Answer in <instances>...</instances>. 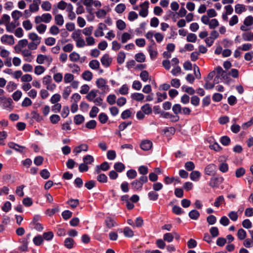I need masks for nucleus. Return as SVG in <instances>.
Wrapping results in <instances>:
<instances>
[{"label":"nucleus","instance_id":"4","mask_svg":"<svg viewBox=\"0 0 253 253\" xmlns=\"http://www.w3.org/2000/svg\"><path fill=\"white\" fill-rule=\"evenodd\" d=\"M141 9L139 11L140 16L145 17L148 13L149 2L145 1L140 5Z\"/></svg>","mask_w":253,"mask_h":253},{"label":"nucleus","instance_id":"64","mask_svg":"<svg viewBox=\"0 0 253 253\" xmlns=\"http://www.w3.org/2000/svg\"><path fill=\"white\" fill-rule=\"evenodd\" d=\"M98 119L102 124H105L108 121V116L104 113H101L99 115Z\"/></svg>","mask_w":253,"mask_h":253},{"label":"nucleus","instance_id":"24","mask_svg":"<svg viewBox=\"0 0 253 253\" xmlns=\"http://www.w3.org/2000/svg\"><path fill=\"white\" fill-rule=\"evenodd\" d=\"M200 212L195 210H193L189 212V216L193 220H197L200 216Z\"/></svg>","mask_w":253,"mask_h":253},{"label":"nucleus","instance_id":"63","mask_svg":"<svg viewBox=\"0 0 253 253\" xmlns=\"http://www.w3.org/2000/svg\"><path fill=\"white\" fill-rule=\"evenodd\" d=\"M76 46L79 48H82L86 45L85 42L82 38L76 40Z\"/></svg>","mask_w":253,"mask_h":253},{"label":"nucleus","instance_id":"11","mask_svg":"<svg viewBox=\"0 0 253 253\" xmlns=\"http://www.w3.org/2000/svg\"><path fill=\"white\" fill-rule=\"evenodd\" d=\"M155 47L156 43L154 40H152V44L149 45L148 48V51L152 59L155 58L157 55V52L155 50Z\"/></svg>","mask_w":253,"mask_h":253},{"label":"nucleus","instance_id":"3","mask_svg":"<svg viewBox=\"0 0 253 253\" xmlns=\"http://www.w3.org/2000/svg\"><path fill=\"white\" fill-rule=\"evenodd\" d=\"M253 25V17L248 16L245 18L244 21V25L241 26L240 30L243 31H246L248 30L247 26H250Z\"/></svg>","mask_w":253,"mask_h":253},{"label":"nucleus","instance_id":"8","mask_svg":"<svg viewBox=\"0 0 253 253\" xmlns=\"http://www.w3.org/2000/svg\"><path fill=\"white\" fill-rule=\"evenodd\" d=\"M112 61V58L108 54H104L101 58L102 64L106 67H108L111 65Z\"/></svg>","mask_w":253,"mask_h":253},{"label":"nucleus","instance_id":"53","mask_svg":"<svg viewBox=\"0 0 253 253\" xmlns=\"http://www.w3.org/2000/svg\"><path fill=\"white\" fill-rule=\"evenodd\" d=\"M172 111L175 115H177L181 113L182 107L179 104H175L172 106Z\"/></svg>","mask_w":253,"mask_h":253},{"label":"nucleus","instance_id":"39","mask_svg":"<svg viewBox=\"0 0 253 253\" xmlns=\"http://www.w3.org/2000/svg\"><path fill=\"white\" fill-rule=\"evenodd\" d=\"M42 17L43 20L42 22L46 23H49L52 20V16L50 13H48L43 14L42 15Z\"/></svg>","mask_w":253,"mask_h":253},{"label":"nucleus","instance_id":"58","mask_svg":"<svg viewBox=\"0 0 253 253\" xmlns=\"http://www.w3.org/2000/svg\"><path fill=\"white\" fill-rule=\"evenodd\" d=\"M67 203L71 206V208L74 209L76 208L79 204V201L78 199H70Z\"/></svg>","mask_w":253,"mask_h":253},{"label":"nucleus","instance_id":"26","mask_svg":"<svg viewBox=\"0 0 253 253\" xmlns=\"http://www.w3.org/2000/svg\"><path fill=\"white\" fill-rule=\"evenodd\" d=\"M89 66L93 70H97L99 68L100 63L97 60H92L89 63Z\"/></svg>","mask_w":253,"mask_h":253},{"label":"nucleus","instance_id":"38","mask_svg":"<svg viewBox=\"0 0 253 253\" xmlns=\"http://www.w3.org/2000/svg\"><path fill=\"white\" fill-rule=\"evenodd\" d=\"M247 233L245 230L242 228L239 229L237 232V236L238 238L243 240L246 237Z\"/></svg>","mask_w":253,"mask_h":253},{"label":"nucleus","instance_id":"54","mask_svg":"<svg viewBox=\"0 0 253 253\" xmlns=\"http://www.w3.org/2000/svg\"><path fill=\"white\" fill-rule=\"evenodd\" d=\"M242 38L245 41H251L252 40V33L251 32L244 33L242 34Z\"/></svg>","mask_w":253,"mask_h":253},{"label":"nucleus","instance_id":"55","mask_svg":"<svg viewBox=\"0 0 253 253\" xmlns=\"http://www.w3.org/2000/svg\"><path fill=\"white\" fill-rule=\"evenodd\" d=\"M197 38V36L195 34L190 33L187 36L186 40L188 42H195Z\"/></svg>","mask_w":253,"mask_h":253},{"label":"nucleus","instance_id":"59","mask_svg":"<svg viewBox=\"0 0 253 253\" xmlns=\"http://www.w3.org/2000/svg\"><path fill=\"white\" fill-rule=\"evenodd\" d=\"M119 93L122 95H126L128 93V87L126 84H123L119 90Z\"/></svg>","mask_w":253,"mask_h":253},{"label":"nucleus","instance_id":"5","mask_svg":"<svg viewBox=\"0 0 253 253\" xmlns=\"http://www.w3.org/2000/svg\"><path fill=\"white\" fill-rule=\"evenodd\" d=\"M0 41L1 42L9 45H13L14 43V38L12 35H4L1 37Z\"/></svg>","mask_w":253,"mask_h":253},{"label":"nucleus","instance_id":"10","mask_svg":"<svg viewBox=\"0 0 253 253\" xmlns=\"http://www.w3.org/2000/svg\"><path fill=\"white\" fill-rule=\"evenodd\" d=\"M22 55L25 58V60L28 62H31L33 60V57L32 55V52L28 49H25L20 51Z\"/></svg>","mask_w":253,"mask_h":253},{"label":"nucleus","instance_id":"56","mask_svg":"<svg viewBox=\"0 0 253 253\" xmlns=\"http://www.w3.org/2000/svg\"><path fill=\"white\" fill-rule=\"evenodd\" d=\"M156 95L158 96L157 102L159 103L162 102L163 100L167 98V94L166 92L161 93L159 92L156 93Z\"/></svg>","mask_w":253,"mask_h":253},{"label":"nucleus","instance_id":"27","mask_svg":"<svg viewBox=\"0 0 253 253\" xmlns=\"http://www.w3.org/2000/svg\"><path fill=\"white\" fill-rule=\"evenodd\" d=\"M74 240L71 238H67L65 240V246L68 249H72L74 247Z\"/></svg>","mask_w":253,"mask_h":253},{"label":"nucleus","instance_id":"30","mask_svg":"<svg viewBox=\"0 0 253 253\" xmlns=\"http://www.w3.org/2000/svg\"><path fill=\"white\" fill-rule=\"evenodd\" d=\"M201 176V173L199 171H193L190 175V179L193 181H197Z\"/></svg>","mask_w":253,"mask_h":253},{"label":"nucleus","instance_id":"14","mask_svg":"<svg viewBox=\"0 0 253 253\" xmlns=\"http://www.w3.org/2000/svg\"><path fill=\"white\" fill-rule=\"evenodd\" d=\"M152 142L150 140H145L141 142L140 147L144 151H148L152 148Z\"/></svg>","mask_w":253,"mask_h":253},{"label":"nucleus","instance_id":"35","mask_svg":"<svg viewBox=\"0 0 253 253\" xmlns=\"http://www.w3.org/2000/svg\"><path fill=\"white\" fill-rule=\"evenodd\" d=\"M148 196L150 200L156 201L158 199L159 194L154 191H151L148 193Z\"/></svg>","mask_w":253,"mask_h":253},{"label":"nucleus","instance_id":"19","mask_svg":"<svg viewBox=\"0 0 253 253\" xmlns=\"http://www.w3.org/2000/svg\"><path fill=\"white\" fill-rule=\"evenodd\" d=\"M97 90H91L86 96V99L89 101H92L97 96Z\"/></svg>","mask_w":253,"mask_h":253},{"label":"nucleus","instance_id":"36","mask_svg":"<svg viewBox=\"0 0 253 253\" xmlns=\"http://www.w3.org/2000/svg\"><path fill=\"white\" fill-rule=\"evenodd\" d=\"M74 76L70 73H66L64 75V81L65 83H69L74 81Z\"/></svg>","mask_w":253,"mask_h":253},{"label":"nucleus","instance_id":"37","mask_svg":"<svg viewBox=\"0 0 253 253\" xmlns=\"http://www.w3.org/2000/svg\"><path fill=\"white\" fill-rule=\"evenodd\" d=\"M93 30V27L90 26L89 27H86L82 31V32L83 33V34L87 37L91 35Z\"/></svg>","mask_w":253,"mask_h":253},{"label":"nucleus","instance_id":"18","mask_svg":"<svg viewBox=\"0 0 253 253\" xmlns=\"http://www.w3.org/2000/svg\"><path fill=\"white\" fill-rule=\"evenodd\" d=\"M105 223L107 228L110 229L114 227L116 224L115 221L112 218L109 216L106 218Z\"/></svg>","mask_w":253,"mask_h":253},{"label":"nucleus","instance_id":"44","mask_svg":"<svg viewBox=\"0 0 253 253\" xmlns=\"http://www.w3.org/2000/svg\"><path fill=\"white\" fill-rule=\"evenodd\" d=\"M174 238V236L171 233H167L163 236V240L168 243L171 242Z\"/></svg>","mask_w":253,"mask_h":253},{"label":"nucleus","instance_id":"23","mask_svg":"<svg viewBox=\"0 0 253 253\" xmlns=\"http://www.w3.org/2000/svg\"><path fill=\"white\" fill-rule=\"evenodd\" d=\"M141 111L146 115L150 114L152 112V108L148 103L145 104L141 107Z\"/></svg>","mask_w":253,"mask_h":253},{"label":"nucleus","instance_id":"16","mask_svg":"<svg viewBox=\"0 0 253 253\" xmlns=\"http://www.w3.org/2000/svg\"><path fill=\"white\" fill-rule=\"evenodd\" d=\"M216 169V166L213 164H211L208 165L205 169V172L208 175L212 174Z\"/></svg>","mask_w":253,"mask_h":253},{"label":"nucleus","instance_id":"46","mask_svg":"<svg viewBox=\"0 0 253 253\" xmlns=\"http://www.w3.org/2000/svg\"><path fill=\"white\" fill-rule=\"evenodd\" d=\"M126 58V54L125 52L121 51L120 52L117 56V62L119 64H122L124 62Z\"/></svg>","mask_w":253,"mask_h":253},{"label":"nucleus","instance_id":"52","mask_svg":"<svg viewBox=\"0 0 253 253\" xmlns=\"http://www.w3.org/2000/svg\"><path fill=\"white\" fill-rule=\"evenodd\" d=\"M41 7L45 11H49L51 9V4L49 1H45L42 3Z\"/></svg>","mask_w":253,"mask_h":253},{"label":"nucleus","instance_id":"43","mask_svg":"<svg viewBox=\"0 0 253 253\" xmlns=\"http://www.w3.org/2000/svg\"><path fill=\"white\" fill-rule=\"evenodd\" d=\"M83 161L84 163L89 165L94 162V158L91 155H87L83 158Z\"/></svg>","mask_w":253,"mask_h":253},{"label":"nucleus","instance_id":"22","mask_svg":"<svg viewBox=\"0 0 253 253\" xmlns=\"http://www.w3.org/2000/svg\"><path fill=\"white\" fill-rule=\"evenodd\" d=\"M114 168L117 172H122L125 169V166L121 162H118L114 164Z\"/></svg>","mask_w":253,"mask_h":253},{"label":"nucleus","instance_id":"15","mask_svg":"<svg viewBox=\"0 0 253 253\" xmlns=\"http://www.w3.org/2000/svg\"><path fill=\"white\" fill-rule=\"evenodd\" d=\"M41 3V0H33V2L30 5L29 8L33 12H37L39 9V5Z\"/></svg>","mask_w":253,"mask_h":253},{"label":"nucleus","instance_id":"61","mask_svg":"<svg viewBox=\"0 0 253 253\" xmlns=\"http://www.w3.org/2000/svg\"><path fill=\"white\" fill-rule=\"evenodd\" d=\"M184 167L187 170L191 171L195 169V165L193 162L189 161L185 164Z\"/></svg>","mask_w":253,"mask_h":253},{"label":"nucleus","instance_id":"31","mask_svg":"<svg viewBox=\"0 0 253 253\" xmlns=\"http://www.w3.org/2000/svg\"><path fill=\"white\" fill-rule=\"evenodd\" d=\"M123 232L124 235L128 238H130L133 236V231L129 227H126L124 228Z\"/></svg>","mask_w":253,"mask_h":253},{"label":"nucleus","instance_id":"25","mask_svg":"<svg viewBox=\"0 0 253 253\" xmlns=\"http://www.w3.org/2000/svg\"><path fill=\"white\" fill-rule=\"evenodd\" d=\"M131 98L137 101H141L144 99V95L140 93H134L131 94Z\"/></svg>","mask_w":253,"mask_h":253},{"label":"nucleus","instance_id":"12","mask_svg":"<svg viewBox=\"0 0 253 253\" xmlns=\"http://www.w3.org/2000/svg\"><path fill=\"white\" fill-rule=\"evenodd\" d=\"M28 44V42L26 39H23L20 40L18 44L16 45L14 48L17 52H19L21 51V48L25 47Z\"/></svg>","mask_w":253,"mask_h":253},{"label":"nucleus","instance_id":"28","mask_svg":"<svg viewBox=\"0 0 253 253\" xmlns=\"http://www.w3.org/2000/svg\"><path fill=\"white\" fill-rule=\"evenodd\" d=\"M246 10L245 6L241 4H237L235 6V12L237 14H241Z\"/></svg>","mask_w":253,"mask_h":253},{"label":"nucleus","instance_id":"50","mask_svg":"<svg viewBox=\"0 0 253 253\" xmlns=\"http://www.w3.org/2000/svg\"><path fill=\"white\" fill-rule=\"evenodd\" d=\"M80 57V55L76 52H72L69 55L70 60L73 62L78 61L79 60Z\"/></svg>","mask_w":253,"mask_h":253},{"label":"nucleus","instance_id":"7","mask_svg":"<svg viewBox=\"0 0 253 253\" xmlns=\"http://www.w3.org/2000/svg\"><path fill=\"white\" fill-rule=\"evenodd\" d=\"M106 29H107V26L105 24L103 23H99L98 24L97 29L95 30L94 32V36L96 37L103 36L104 34L103 31V30Z\"/></svg>","mask_w":253,"mask_h":253},{"label":"nucleus","instance_id":"1","mask_svg":"<svg viewBox=\"0 0 253 253\" xmlns=\"http://www.w3.org/2000/svg\"><path fill=\"white\" fill-rule=\"evenodd\" d=\"M148 181V178L146 176H141L139 179H136L131 182V188L134 191H140L142 190L144 183Z\"/></svg>","mask_w":253,"mask_h":253},{"label":"nucleus","instance_id":"60","mask_svg":"<svg viewBox=\"0 0 253 253\" xmlns=\"http://www.w3.org/2000/svg\"><path fill=\"white\" fill-rule=\"evenodd\" d=\"M85 42H86V45L88 46L93 45L95 43V39L91 36L86 37Z\"/></svg>","mask_w":253,"mask_h":253},{"label":"nucleus","instance_id":"21","mask_svg":"<svg viewBox=\"0 0 253 253\" xmlns=\"http://www.w3.org/2000/svg\"><path fill=\"white\" fill-rule=\"evenodd\" d=\"M28 38L33 42H41V38L35 33H30L28 35Z\"/></svg>","mask_w":253,"mask_h":253},{"label":"nucleus","instance_id":"57","mask_svg":"<svg viewBox=\"0 0 253 253\" xmlns=\"http://www.w3.org/2000/svg\"><path fill=\"white\" fill-rule=\"evenodd\" d=\"M140 77L141 80L143 82H145L148 80L149 77V75L148 72L147 71L144 70L140 73Z\"/></svg>","mask_w":253,"mask_h":253},{"label":"nucleus","instance_id":"47","mask_svg":"<svg viewBox=\"0 0 253 253\" xmlns=\"http://www.w3.org/2000/svg\"><path fill=\"white\" fill-rule=\"evenodd\" d=\"M81 35L82 30L79 29L76 30L72 33V38L76 41V40L81 38Z\"/></svg>","mask_w":253,"mask_h":253},{"label":"nucleus","instance_id":"13","mask_svg":"<svg viewBox=\"0 0 253 253\" xmlns=\"http://www.w3.org/2000/svg\"><path fill=\"white\" fill-rule=\"evenodd\" d=\"M19 25V21H13L11 23H6V30L7 32L13 33L14 29Z\"/></svg>","mask_w":253,"mask_h":253},{"label":"nucleus","instance_id":"32","mask_svg":"<svg viewBox=\"0 0 253 253\" xmlns=\"http://www.w3.org/2000/svg\"><path fill=\"white\" fill-rule=\"evenodd\" d=\"M14 21H18L19 18L22 16V13L18 10H14L11 13Z\"/></svg>","mask_w":253,"mask_h":253},{"label":"nucleus","instance_id":"62","mask_svg":"<svg viewBox=\"0 0 253 253\" xmlns=\"http://www.w3.org/2000/svg\"><path fill=\"white\" fill-rule=\"evenodd\" d=\"M43 240L42 237L41 235H39L34 237L33 242L36 246H40L42 244Z\"/></svg>","mask_w":253,"mask_h":253},{"label":"nucleus","instance_id":"20","mask_svg":"<svg viewBox=\"0 0 253 253\" xmlns=\"http://www.w3.org/2000/svg\"><path fill=\"white\" fill-rule=\"evenodd\" d=\"M83 79L86 81H90L92 79L93 74L88 70L85 71L82 75Z\"/></svg>","mask_w":253,"mask_h":253},{"label":"nucleus","instance_id":"17","mask_svg":"<svg viewBox=\"0 0 253 253\" xmlns=\"http://www.w3.org/2000/svg\"><path fill=\"white\" fill-rule=\"evenodd\" d=\"M88 150V146L85 144H82L76 147L73 150V152L76 154H79L82 151H87Z\"/></svg>","mask_w":253,"mask_h":253},{"label":"nucleus","instance_id":"45","mask_svg":"<svg viewBox=\"0 0 253 253\" xmlns=\"http://www.w3.org/2000/svg\"><path fill=\"white\" fill-rule=\"evenodd\" d=\"M172 211L176 215H180L184 212V211L180 207L176 205L173 207Z\"/></svg>","mask_w":253,"mask_h":253},{"label":"nucleus","instance_id":"41","mask_svg":"<svg viewBox=\"0 0 253 253\" xmlns=\"http://www.w3.org/2000/svg\"><path fill=\"white\" fill-rule=\"evenodd\" d=\"M116 26L120 30H124L126 28V23L122 20L119 19L116 22Z\"/></svg>","mask_w":253,"mask_h":253},{"label":"nucleus","instance_id":"34","mask_svg":"<svg viewBox=\"0 0 253 253\" xmlns=\"http://www.w3.org/2000/svg\"><path fill=\"white\" fill-rule=\"evenodd\" d=\"M165 182L166 184H169L172 183L174 181H176L177 182H179L180 180L178 177H169V176H166L164 179Z\"/></svg>","mask_w":253,"mask_h":253},{"label":"nucleus","instance_id":"29","mask_svg":"<svg viewBox=\"0 0 253 253\" xmlns=\"http://www.w3.org/2000/svg\"><path fill=\"white\" fill-rule=\"evenodd\" d=\"M64 18L61 14H59L55 16V22L56 25L62 26L64 24Z\"/></svg>","mask_w":253,"mask_h":253},{"label":"nucleus","instance_id":"48","mask_svg":"<svg viewBox=\"0 0 253 253\" xmlns=\"http://www.w3.org/2000/svg\"><path fill=\"white\" fill-rule=\"evenodd\" d=\"M98 181L101 183H106L108 180L107 176L104 173L99 174L96 177Z\"/></svg>","mask_w":253,"mask_h":253},{"label":"nucleus","instance_id":"33","mask_svg":"<svg viewBox=\"0 0 253 253\" xmlns=\"http://www.w3.org/2000/svg\"><path fill=\"white\" fill-rule=\"evenodd\" d=\"M84 118L81 115H77L74 117V121L75 124L79 125L84 121Z\"/></svg>","mask_w":253,"mask_h":253},{"label":"nucleus","instance_id":"6","mask_svg":"<svg viewBox=\"0 0 253 253\" xmlns=\"http://www.w3.org/2000/svg\"><path fill=\"white\" fill-rule=\"evenodd\" d=\"M107 81L103 78H99L96 81V84L98 88L101 89L103 91L108 89V86L106 85Z\"/></svg>","mask_w":253,"mask_h":253},{"label":"nucleus","instance_id":"9","mask_svg":"<svg viewBox=\"0 0 253 253\" xmlns=\"http://www.w3.org/2000/svg\"><path fill=\"white\" fill-rule=\"evenodd\" d=\"M8 146L11 149L15 150L16 151L19 153H23L25 149V147L20 146L13 142H10L8 143Z\"/></svg>","mask_w":253,"mask_h":253},{"label":"nucleus","instance_id":"2","mask_svg":"<svg viewBox=\"0 0 253 253\" xmlns=\"http://www.w3.org/2000/svg\"><path fill=\"white\" fill-rule=\"evenodd\" d=\"M13 101L10 98L4 96L0 97V105L4 109L9 112L13 109Z\"/></svg>","mask_w":253,"mask_h":253},{"label":"nucleus","instance_id":"51","mask_svg":"<svg viewBox=\"0 0 253 253\" xmlns=\"http://www.w3.org/2000/svg\"><path fill=\"white\" fill-rule=\"evenodd\" d=\"M135 60L138 62H143L145 60V56L143 53H139L135 55Z\"/></svg>","mask_w":253,"mask_h":253},{"label":"nucleus","instance_id":"40","mask_svg":"<svg viewBox=\"0 0 253 253\" xmlns=\"http://www.w3.org/2000/svg\"><path fill=\"white\" fill-rule=\"evenodd\" d=\"M224 203V198L223 196H218L214 203L215 207H219L222 204Z\"/></svg>","mask_w":253,"mask_h":253},{"label":"nucleus","instance_id":"49","mask_svg":"<svg viewBox=\"0 0 253 253\" xmlns=\"http://www.w3.org/2000/svg\"><path fill=\"white\" fill-rule=\"evenodd\" d=\"M44 71L45 68L44 67L41 65H38L36 66L34 70L35 73L37 75H40L42 74Z\"/></svg>","mask_w":253,"mask_h":253},{"label":"nucleus","instance_id":"42","mask_svg":"<svg viewBox=\"0 0 253 253\" xmlns=\"http://www.w3.org/2000/svg\"><path fill=\"white\" fill-rule=\"evenodd\" d=\"M126 5L124 3H120L115 7V11L118 13H123L126 9Z\"/></svg>","mask_w":253,"mask_h":253}]
</instances>
